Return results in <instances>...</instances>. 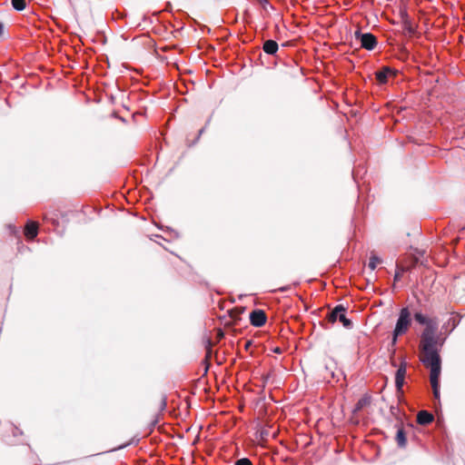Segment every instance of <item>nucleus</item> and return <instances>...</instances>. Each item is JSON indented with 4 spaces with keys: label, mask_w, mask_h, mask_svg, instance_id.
Returning <instances> with one entry per match:
<instances>
[{
    "label": "nucleus",
    "mask_w": 465,
    "mask_h": 465,
    "mask_svg": "<svg viewBox=\"0 0 465 465\" xmlns=\"http://www.w3.org/2000/svg\"><path fill=\"white\" fill-rule=\"evenodd\" d=\"M446 338L440 335L420 334V350L422 353L420 361L430 369V382L432 389L434 400L440 401V374H441V357L440 349L445 343Z\"/></svg>",
    "instance_id": "f257e3e1"
},
{
    "label": "nucleus",
    "mask_w": 465,
    "mask_h": 465,
    "mask_svg": "<svg viewBox=\"0 0 465 465\" xmlns=\"http://www.w3.org/2000/svg\"><path fill=\"white\" fill-rule=\"evenodd\" d=\"M413 319L420 325L425 326L421 331L422 334L439 335V323L437 318H430L423 314L420 311H415L413 312Z\"/></svg>",
    "instance_id": "f03ea898"
},
{
    "label": "nucleus",
    "mask_w": 465,
    "mask_h": 465,
    "mask_svg": "<svg viewBox=\"0 0 465 465\" xmlns=\"http://www.w3.org/2000/svg\"><path fill=\"white\" fill-rule=\"evenodd\" d=\"M412 323L411 312L408 306L402 307L398 314L395 327L392 331L401 335H404L410 329Z\"/></svg>",
    "instance_id": "7ed1b4c3"
},
{
    "label": "nucleus",
    "mask_w": 465,
    "mask_h": 465,
    "mask_svg": "<svg viewBox=\"0 0 465 465\" xmlns=\"http://www.w3.org/2000/svg\"><path fill=\"white\" fill-rule=\"evenodd\" d=\"M347 308L343 304H337L327 315V320L331 323L339 321L342 326L348 330L352 329L353 322L346 317Z\"/></svg>",
    "instance_id": "20e7f679"
},
{
    "label": "nucleus",
    "mask_w": 465,
    "mask_h": 465,
    "mask_svg": "<svg viewBox=\"0 0 465 465\" xmlns=\"http://www.w3.org/2000/svg\"><path fill=\"white\" fill-rule=\"evenodd\" d=\"M355 40L360 43V46L368 51H372L378 45L377 37L371 33H362L361 29L354 32Z\"/></svg>",
    "instance_id": "39448f33"
},
{
    "label": "nucleus",
    "mask_w": 465,
    "mask_h": 465,
    "mask_svg": "<svg viewBox=\"0 0 465 465\" xmlns=\"http://www.w3.org/2000/svg\"><path fill=\"white\" fill-rule=\"evenodd\" d=\"M398 71L390 66H382L374 73L377 83L381 85L387 84L391 77H396Z\"/></svg>",
    "instance_id": "423d86ee"
},
{
    "label": "nucleus",
    "mask_w": 465,
    "mask_h": 465,
    "mask_svg": "<svg viewBox=\"0 0 465 465\" xmlns=\"http://www.w3.org/2000/svg\"><path fill=\"white\" fill-rule=\"evenodd\" d=\"M250 322L254 327H262L267 321L266 313L262 309H255L250 313Z\"/></svg>",
    "instance_id": "0eeeda50"
},
{
    "label": "nucleus",
    "mask_w": 465,
    "mask_h": 465,
    "mask_svg": "<svg viewBox=\"0 0 465 465\" xmlns=\"http://www.w3.org/2000/svg\"><path fill=\"white\" fill-rule=\"evenodd\" d=\"M38 234V224L31 220H28L25 227V235L29 241L35 240Z\"/></svg>",
    "instance_id": "6e6552de"
},
{
    "label": "nucleus",
    "mask_w": 465,
    "mask_h": 465,
    "mask_svg": "<svg viewBox=\"0 0 465 465\" xmlns=\"http://www.w3.org/2000/svg\"><path fill=\"white\" fill-rule=\"evenodd\" d=\"M434 420V416L428 411H420L417 414V422L420 425L425 426L431 423Z\"/></svg>",
    "instance_id": "1a4fd4ad"
},
{
    "label": "nucleus",
    "mask_w": 465,
    "mask_h": 465,
    "mask_svg": "<svg viewBox=\"0 0 465 465\" xmlns=\"http://www.w3.org/2000/svg\"><path fill=\"white\" fill-rule=\"evenodd\" d=\"M262 50L267 54L275 55L279 50V45L276 41L269 39L264 41Z\"/></svg>",
    "instance_id": "9d476101"
},
{
    "label": "nucleus",
    "mask_w": 465,
    "mask_h": 465,
    "mask_svg": "<svg viewBox=\"0 0 465 465\" xmlns=\"http://www.w3.org/2000/svg\"><path fill=\"white\" fill-rule=\"evenodd\" d=\"M395 440L400 449H404L407 446V433L402 427H399L395 436Z\"/></svg>",
    "instance_id": "9b49d317"
},
{
    "label": "nucleus",
    "mask_w": 465,
    "mask_h": 465,
    "mask_svg": "<svg viewBox=\"0 0 465 465\" xmlns=\"http://www.w3.org/2000/svg\"><path fill=\"white\" fill-rule=\"evenodd\" d=\"M460 318H461L460 316H459L458 319L450 318L448 320L447 322H445L442 325V330L446 331L447 335H449L450 332H452L457 328V326L460 324Z\"/></svg>",
    "instance_id": "f8f14e48"
},
{
    "label": "nucleus",
    "mask_w": 465,
    "mask_h": 465,
    "mask_svg": "<svg viewBox=\"0 0 465 465\" xmlns=\"http://www.w3.org/2000/svg\"><path fill=\"white\" fill-rule=\"evenodd\" d=\"M407 361L405 358H401V363L395 372V378H405L407 373Z\"/></svg>",
    "instance_id": "ddd939ff"
},
{
    "label": "nucleus",
    "mask_w": 465,
    "mask_h": 465,
    "mask_svg": "<svg viewBox=\"0 0 465 465\" xmlns=\"http://www.w3.org/2000/svg\"><path fill=\"white\" fill-rule=\"evenodd\" d=\"M370 401H371V398L369 396H363L361 397L360 400H358V401L356 402L355 406H354V410L353 411L354 412H357L359 411H361V409H363L365 406H367L368 404H370Z\"/></svg>",
    "instance_id": "4468645a"
},
{
    "label": "nucleus",
    "mask_w": 465,
    "mask_h": 465,
    "mask_svg": "<svg viewBox=\"0 0 465 465\" xmlns=\"http://www.w3.org/2000/svg\"><path fill=\"white\" fill-rule=\"evenodd\" d=\"M400 336H401V335L399 333H397V335H395L394 331L391 332V341L389 345V351L391 352V355L395 354V351H396L395 347H396V344L398 342V339Z\"/></svg>",
    "instance_id": "2eb2a0df"
},
{
    "label": "nucleus",
    "mask_w": 465,
    "mask_h": 465,
    "mask_svg": "<svg viewBox=\"0 0 465 465\" xmlns=\"http://www.w3.org/2000/svg\"><path fill=\"white\" fill-rule=\"evenodd\" d=\"M381 262V259L380 257H378L377 255L375 254H371V257H370V261H369V264H368V267L371 270V271H374L377 267V265L379 263Z\"/></svg>",
    "instance_id": "dca6fc26"
},
{
    "label": "nucleus",
    "mask_w": 465,
    "mask_h": 465,
    "mask_svg": "<svg viewBox=\"0 0 465 465\" xmlns=\"http://www.w3.org/2000/svg\"><path fill=\"white\" fill-rule=\"evenodd\" d=\"M11 4L16 11H23L26 6L25 0H11Z\"/></svg>",
    "instance_id": "f3484780"
},
{
    "label": "nucleus",
    "mask_w": 465,
    "mask_h": 465,
    "mask_svg": "<svg viewBox=\"0 0 465 465\" xmlns=\"http://www.w3.org/2000/svg\"><path fill=\"white\" fill-rule=\"evenodd\" d=\"M405 384V378H395V388L399 394H403V386Z\"/></svg>",
    "instance_id": "a211bd4d"
},
{
    "label": "nucleus",
    "mask_w": 465,
    "mask_h": 465,
    "mask_svg": "<svg viewBox=\"0 0 465 465\" xmlns=\"http://www.w3.org/2000/svg\"><path fill=\"white\" fill-rule=\"evenodd\" d=\"M407 269L405 267H401L400 265H397L393 277L394 282L401 281V275Z\"/></svg>",
    "instance_id": "6ab92c4d"
},
{
    "label": "nucleus",
    "mask_w": 465,
    "mask_h": 465,
    "mask_svg": "<svg viewBox=\"0 0 465 465\" xmlns=\"http://www.w3.org/2000/svg\"><path fill=\"white\" fill-rule=\"evenodd\" d=\"M234 465H252V463L248 458H241L234 462Z\"/></svg>",
    "instance_id": "aec40b11"
},
{
    "label": "nucleus",
    "mask_w": 465,
    "mask_h": 465,
    "mask_svg": "<svg viewBox=\"0 0 465 465\" xmlns=\"http://www.w3.org/2000/svg\"><path fill=\"white\" fill-rule=\"evenodd\" d=\"M167 407V397L165 395H162L161 401L159 405V411H163Z\"/></svg>",
    "instance_id": "412c9836"
},
{
    "label": "nucleus",
    "mask_w": 465,
    "mask_h": 465,
    "mask_svg": "<svg viewBox=\"0 0 465 465\" xmlns=\"http://www.w3.org/2000/svg\"><path fill=\"white\" fill-rule=\"evenodd\" d=\"M210 122H211V117L207 120V122L205 124V126L199 130L198 135L196 136V138L193 142V144H195L198 142V140L200 139V136L204 133L205 128L210 124Z\"/></svg>",
    "instance_id": "4be33fe9"
},
{
    "label": "nucleus",
    "mask_w": 465,
    "mask_h": 465,
    "mask_svg": "<svg viewBox=\"0 0 465 465\" xmlns=\"http://www.w3.org/2000/svg\"><path fill=\"white\" fill-rule=\"evenodd\" d=\"M17 244H18L17 249L20 253H23L25 251H28V252L30 251V248L27 247L26 245L23 244L21 241H18Z\"/></svg>",
    "instance_id": "5701e85b"
},
{
    "label": "nucleus",
    "mask_w": 465,
    "mask_h": 465,
    "mask_svg": "<svg viewBox=\"0 0 465 465\" xmlns=\"http://www.w3.org/2000/svg\"><path fill=\"white\" fill-rule=\"evenodd\" d=\"M159 422V417L158 415H156L153 420L149 423V430L150 431H153V430L155 428V426L158 424Z\"/></svg>",
    "instance_id": "b1692460"
},
{
    "label": "nucleus",
    "mask_w": 465,
    "mask_h": 465,
    "mask_svg": "<svg viewBox=\"0 0 465 465\" xmlns=\"http://www.w3.org/2000/svg\"><path fill=\"white\" fill-rule=\"evenodd\" d=\"M292 289V285H284V286H282L280 287L277 292H289L291 291Z\"/></svg>",
    "instance_id": "393cba45"
},
{
    "label": "nucleus",
    "mask_w": 465,
    "mask_h": 465,
    "mask_svg": "<svg viewBox=\"0 0 465 465\" xmlns=\"http://www.w3.org/2000/svg\"><path fill=\"white\" fill-rule=\"evenodd\" d=\"M398 411H399V408L397 406L391 405L390 407V412L391 415L396 416Z\"/></svg>",
    "instance_id": "a878e982"
},
{
    "label": "nucleus",
    "mask_w": 465,
    "mask_h": 465,
    "mask_svg": "<svg viewBox=\"0 0 465 465\" xmlns=\"http://www.w3.org/2000/svg\"><path fill=\"white\" fill-rule=\"evenodd\" d=\"M405 28L410 34H414L415 32L413 26L410 23H407Z\"/></svg>",
    "instance_id": "bb28decb"
},
{
    "label": "nucleus",
    "mask_w": 465,
    "mask_h": 465,
    "mask_svg": "<svg viewBox=\"0 0 465 465\" xmlns=\"http://www.w3.org/2000/svg\"><path fill=\"white\" fill-rule=\"evenodd\" d=\"M131 443L128 442V443H125V444H123V445H120L119 447L117 448H114L112 449L110 451H115L117 450H122V449H124L125 447L129 446Z\"/></svg>",
    "instance_id": "cd10ccee"
},
{
    "label": "nucleus",
    "mask_w": 465,
    "mask_h": 465,
    "mask_svg": "<svg viewBox=\"0 0 465 465\" xmlns=\"http://www.w3.org/2000/svg\"><path fill=\"white\" fill-rule=\"evenodd\" d=\"M22 433H23V432H22V430H21L19 428H17V427H14V429H13V434H14L15 436H16L17 434H22Z\"/></svg>",
    "instance_id": "c85d7f7f"
},
{
    "label": "nucleus",
    "mask_w": 465,
    "mask_h": 465,
    "mask_svg": "<svg viewBox=\"0 0 465 465\" xmlns=\"http://www.w3.org/2000/svg\"><path fill=\"white\" fill-rule=\"evenodd\" d=\"M272 351L277 354H281L282 352V349L280 347H275L272 349Z\"/></svg>",
    "instance_id": "c756f323"
},
{
    "label": "nucleus",
    "mask_w": 465,
    "mask_h": 465,
    "mask_svg": "<svg viewBox=\"0 0 465 465\" xmlns=\"http://www.w3.org/2000/svg\"><path fill=\"white\" fill-rule=\"evenodd\" d=\"M267 436H268V431L267 430H263L261 431V437L262 439H264Z\"/></svg>",
    "instance_id": "7c9ffc66"
},
{
    "label": "nucleus",
    "mask_w": 465,
    "mask_h": 465,
    "mask_svg": "<svg viewBox=\"0 0 465 465\" xmlns=\"http://www.w3.org/2000/svg\"><path fill=\"white\" fill-rule=\"evenodd\" d=\"M357 172L356 170H352V177L355 183H357Z\"/></svg>",
    "instance_id": "2f4dec72"
},
{
    "label": "nucleus",
    "mask_w": 465,
    "mask_h": 465,
    "mask_svg": "<svg viewBox=\"0 0 465 465\" xmlns=\"http://www.w3.org/2000/svg\"><path fill=\"white\" fill-rule=\"evenodd\" d=\"M9 228H10L12 233H16L17 232V230H16L15 226H13V225L10 224Z\"/></svg>",
    "instance_id": "473e14b6"
},
{
    "label": "nucleus",
    "mask_w": 465,
    "mask_h": 465,
    "mask_svg": "<svg viewBox=\"0 0 465 465\" xmlns=\"http://www.w3.org/2000/svg\"><path fill=\"white\" fill-rule=\"evenodd\" d=\"M4 33V24L2 22H0V36L3 35Z\"/></svg>",
    "instance_id": "72a5a7b5"
},
{
    "label": "nucleus",
    "mask_w": 465,
    "mask_h": 465,
    "mask_svg": "<svg viewBox=\"0 0 465 465\" xmlns=\"http://www.w3.org/2000/svg\"><path fill=\"white\" fill-rule=\"evenodd\" d=\"M391 365H392L393 367H397V363H396V361H391Z\"/></svg>",
    "instance_id": "f704fd0d"
},
{
    "label": "nucleus",
    "mask_w": 465,
    "mask_h": 465,
    "mask_svg": "<svg viewBox=\"0 0 465 465\" xmlns=\"http://www.w3.org/2000/svg\"><path fill=\"white\" fill-rule=\"evenodd\" d=\"M293 285H294V286L299 285V282H293Z\"/></svg>",
    "instance_id": "c9c22d12"
}]
</instances>
